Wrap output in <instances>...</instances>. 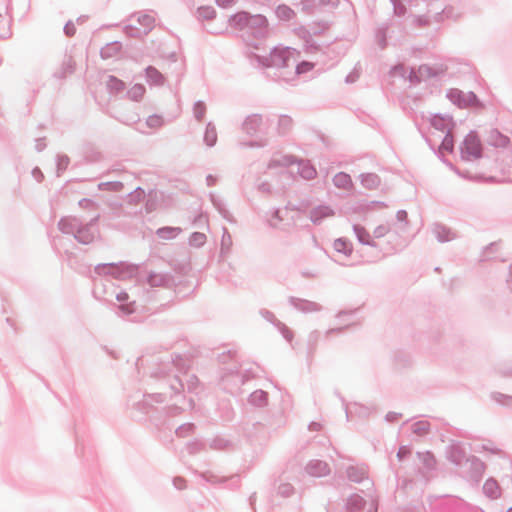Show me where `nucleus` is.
Returning <instances> with one entry per match:
<instances>
[{"instance_id":"nucleus-5","label":"nucleus","mask_w":512,"mask_h":512,"mask_svg":"<svg viewBox=\"0 0 512 512\" xmlns=\"http://www.w3.org/2000/svg\"><path fill=\"white\" fill-rule=\"evenodd\" d=\"M335 185L341 188H348L351 185L350 176L346 173H338L334 177Z\"/></svg>"},{"instance_id":"nucleus-7","label":"nucleus","mask_w":512,"mask_h":512,"mask_svg":"<svg viewBox=\"0 0 512 512\" xmlns=\"http://www.w3.org/2000/svg\"><path fill=\"white\" fill-rule=\"evenodd\" d=\"M299 172L305 179H312L316 175V170L309 164H302Z\"/></svg>"},{"instance_id":"nucleus-11","label":"nucleus","mask_w":512,"mask_h":512,"mask_svg":"<svg viewBox=\"0 0 512 512\" xmlns=\"http://www.w3.org/2000/svg\"><path fill=\"white\" fill-rule=\"evenodd\" d=\"M414 432L418 434H425L428 431V424L426 422H418L413 425Z\"/></svg>"},{"instance_id":"nucleus-8","label":"nucleus","mask_w":512,"mask_h":512,"mask_svg":"<svg viewBox=\"0 0 512 512\" xmlns=\"http://www.w3.org/2000/svg\"><path fill=\"white\" fill-rule=\"evenodd\" d=\"M453 146H454L453 138L450 135H447L444 138V140L440 146V149H441V151H446V152L450 153L453 150Z\"/></svg>"},{"instance_id":"nucleus-4","label":"nucleus","mask_w":512,"mask_h":512,"mask_svg":"<svg viewBox=\"0 0 512 512\" xmlns=\"http://www.w3.org/2000/svg\"><path fill=\"white\" fill-rule=\"evenodd\" d=\"M485 493L491 498H497L500 495V489L495 480H487L484 484Z\"/></svg>"},{"instance_id":"nucleus-6","label":"nucleus","mask_w":512,"mask_h":512,"mask_svg":"<svg viewBox=\"0 0 512 512\" xmlns=\"http://www.w3.org/2000/svg\"><path fill=\"white\" fill-rule=\"evenodd\" d=\"M277 16L282 20H289L294 16L292 9L285 5H281L276 10Z\"/></svg>"},{"instance_id":"nucleus-1","label":"nucleus","mask_w":512,"mask_h":512,"mask_svg":"<svg viewBox=\"0 0 512 512\" xmlns=\"http://www.w3.org/2000/svg\"><path fill=\"white\" fill-rule=\"evenodd\" d=\"M482 146L475 133H469L461 146V155L465 160H473L481 157Z\"/></svg>"},{"instance_id":"nucleus-9","label":"nucleus","mask_w":512,"mask_h":512,"mask_svg":"<svg viewBox=\"0 0 512 512\" xmlns=\"http://www.w3.org/2000/svg\"><path fill=\"white\" fill-rule=\"evenodd\" d=\"M147 76L155 83L160 84L162 83V76L161 74L154 68H148L147 69Z\"/></svg>"},{"instance_id":"nucleus-16","label":"nucleus","mask_w":512,"mask_h":512,"mask_svg":"<svg viewBox=\"0 0 512 512\" xmlns=\"http://www.w3.org/2000/svg\"><path fill=\"white\" fill-rule=\"evenodd\" d=\"M312 68V65L308 62H303L297 66V73H304Z\"/></svg>"},{"instance_id":"nucleus-13","label":"nucleus","mask_w":512,"mask_h":512,"mask_svg":"<svg viewBox=\"0 0 512 512\" xmlns=\"http://www.w3.org/2000/svg\"><path fill=\"white\" fill-rule=\"evenodd\" d=\"M139 21H140L141 23H143V25H144L147 29H151V28H152V26H153V22H154L153 18H152V17H150V16H148V15H144V16H142V17L139 19Z\"/></svg>"},{"instance_id":"nucleus-10","label":"nucleus","mask_w":512,"mask_h":512,"mask_svg":"<svg viewBox=\"0 0 512 512\" xmlns=\"http://www.w3.org/2000/svg\"><path fill=\"white\" fill-rule=\"evenodd\" d=\"M205 240L206 236L203 233H194L190 239L191 243L195 246H200L204 244Z\"/></svg>"},{"instance_id":"nucleus-17","label":"nucleus","mask_w":512,"mask_h":512,"mask_svg":"<svg viewBox=\"0 0 512 512\" xmlns=\"http://www.w3.org/2000/svg\"><path fill=\"white\" fill-rule=\"evenodd\" d=\"M334 247L336 250L338 251H342V250H345L346 249V243L342 240H336L334 242Z\"/></svg>"},{"instance_id":"nucleus-14","label":"nucleus","mask_w":512,"mask_h":512,"mask_svg":"<svg viewBox=\"0 0 512 512\" xmlns=\"http://www.w3.org/2000/svg\"><path fill=\"white\" fill-rule=\"evenodd\" d=\"M419 73L421 78H429L430 76L434 75V73L431 72V68L428 66H421L419 68Z\"/></svg>"},{"instance_id":"nucleus-2","label":"nucleus","mask_w":512,"mask_h":512,"mask_svg":"<svg viewBox=\"0 0 512 512\" xmlns=\"http://www.w3.org/2000/svg\"><path fill=\"white\" fill-rule=\"evenodd\" d=\"M450 98L453 102L457 103L460 107H471L478 104L477 97L472 92H463L459 90H452Z\"/></svg>"},{"instance_id":"nucleus-12","label":"nucleus","mask_w":512,"mask_h":512,"mask_svg":"<svg viewBox=\"0 0 512 512\" xmlns=\"http://www.w3.org/2000/svg\"><path fill=\"white\" fill-rule=\"evenodd\" d=\"M205 140L209 145H213L216 142V133L214 129L207 130L205 134Z\"/></svg>"},{"instance_id":"nucleus-15","label":"nucleus","mask_w":512,"mask_h":512,"mask_svg":"<svg viewBox=\"0 0 512 512\" xmlns=\"http://www.w3.org/2000/svg\"><path fill=\"white\" fill-rule=\"evenodd\" d=\"M131 94L135 98H141L144 94V87L141 85L134 86L131 90Z\"/></svg>"},{"instance_id":"nucleus-3","label":"nucleus","mask_w":512,"mask_h":512,"mask_svg":"<svg viewBox=\"0 0 512 512\" xmlns=\"http://www.w3.org/2000/svg\"><path fill=\"white\" fill-rule=\"evenodd\" d=\"M488 141L491 145L496 147H506L510 142L508 137L502 135L498 131H491Z\"/></svg>"}]
</instances>
